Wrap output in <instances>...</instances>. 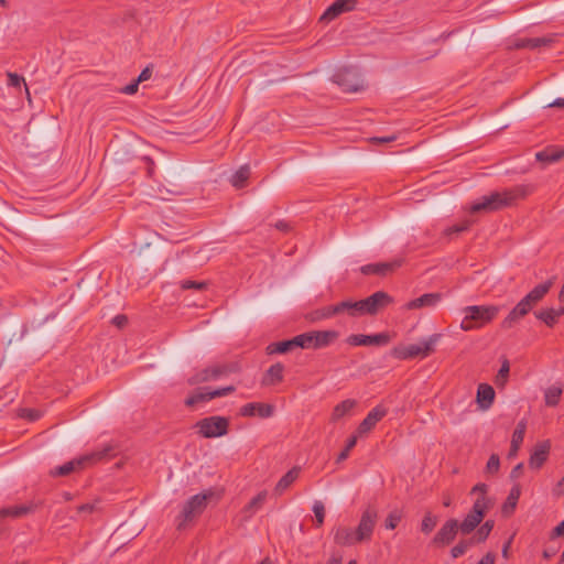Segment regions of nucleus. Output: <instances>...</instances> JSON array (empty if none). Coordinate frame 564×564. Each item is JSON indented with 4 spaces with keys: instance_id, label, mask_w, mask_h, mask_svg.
Listing matches in <instances>:
<instances>
[{
    "instance_id": "nucleus-1",
    "label": "nucleus",
    "mask_w": 564,
    "mask_h": 564,
    "mask_svg": "<svg viewBox=\"0 0 564 564\" xmlns=\"http://www.w3.org/2000/svg\"><path fill=\"white\" fill-rule=\"evenodd\" d=\"M378 512L373 507H368L361 514L356 530L347 527H338L334 534V542L341 546H350L371 540L377 523Z\"/></svg>"
},
{
    "instance_id": "nucleus-2",
    "label": "nucleus",
    "mask_w": 564,
    "mask_h": 564,
    "mask_svg": "<svg viewBox=\"0 0 564 564\" xmlns=\"http://www.w3.org/2000/svg\"><path fill=\"white\" fill-rule=\"evenodd\" d=\"M553 285L552 280L535 285L507 315L501 322V327L509 329L513 327L522 317L528 315L530 311L535 307L543 297L549 293Z\"/></svg>"
},
{
    "instance_id": "nucleus-3",
    "label": "nucleus",
    "mask_w": 564,
    "mask_h": 564,
    "mask_svg": "<svg viewBox=\"0 0 564 564\" xmlns=\"http://www.w3.org/2000/svg\"><path fill=\"white\" fill-rule=\"evenodd\" d=\"M525 193L522 187L505 189L502 192H492L474 202L469 207V212L471 214L481 212L494 213L511 206L518 197H523Z\"/></svg>"
},
{
    "instance_id": "nucleus-4",
    "label": "nucleus",
    "mask_w": 564,
    "mask_h": 564,
    "mask_svg": "<svg viewBox=\"0 0 564 564\" xmlns=\"http://www.w3.org/2000/svg\"><path fill=\"white\" fill-rule=\"evenodd\" d=\"M116 446L112 444H106L101 449H96L89 454L72 459L50 471L53 477H65L70 475L73 471L82 470L85 467L93 465L104 459H109L115 456Z\"/></svg>"
},
{
    "instance_id": "nucleus-5",
    "label": "nucleus",
    "mask_w": 564,
    "mask_h": 564,
    "mask_svg": "<svg viewBox=\"0 0 564 564\" xmlns=\"http://www.w3.org/2000/svg\"><path fill=\"white\" fill-rule=\"evenodd\" d=\"M465 317L460 323L463 330H471L490 323L499 313L495 305H471L464 308Z\"/></svg>"
},
{
    "instance_id": "nucleus-6",
    "label": "nucleus",
    "mask_w": 564,
    "mask_h": 564,
    "mask_svg": "<svg viewBox=\"0 0 564 564\" xmlns=\"http://www.w3.org/2000/svg\"><path fill=\"white\" fill-rule=\"evenodd\" d=\"M440 338L441 334H433L420 344L395 346L391 350V356L399 360H409L416 357L425 358L435 350V345Z\"/></svg>"
},
{
    "instance_id": "nucleus-7",
    "label": "nucleus",
    "mask_w": 564,
    "mask_h": 564,
    "mask_svg": "<svg viewBox=\"0 0 564 564\" xmlns=\"http://www.w3.org/2000/svg\"><path fill=\"white\" fill-rule=\"evenodd\" d=\"M339 336L334 329L311 330L296 335L299 348L302 349H322L330 346Z\"/></svg>"
},
{
    "instance_id": "nucleus-8",
    "label": "nucleus",
    "mask_w": 564,
    "mask_h": 564,
    "mask_svg": "<svg viewBox=\"0 0 564 564\" xmlns=\"http://www.w3.org/2000/svg\"><path fill=\"white\" fill-rule=\"evenodd\" d=\"M212 497L209 494H197L191 497L183 506V509L177 518V530H184L187 523L192 522L195 518L200 516L207 506L208 499Z\"/></svg>"
},
{
    "instance_id": "nucleus-9",
    "label": "nucleus",
    "mask_w": 564,
    "mask_h": 564,
    "mask_svg": "<svg viewBox=\"0 0 564 564\" xmlns=\"http://www.w3.org/2000/svg\"><path fill=\"white\" fill-rule=\"evenodd\" d=\"M195 427L197 433L205 438H215L224 436L229 430V419L225 416L213 415L199 420Z\"/></svg>"
},
{
    "instance_id": "nucleus-10",
    "label": "nucleus",
    "mask_w": 564,
    "mask_h": 564,
    "mask_svg": "<svg viewBox=\"0 0 564 564\" xmlns=\"http://www.w3.org/2000/svg\"><path fill=\"white\" fill-rule=\"evenodd\" d=\"M333 82L346 93H356L364 88V80L356 67H341L333 75Z\"/></svg>"
},
{
    "instance_id": "nucleus-11",
    "label": "nucleus",
    "mask_w": 564,
    "mask_h": 564,
    "mask_svg": "<svg viewBox=\"0 0 564 564\" xmlns=\"http://www.w3.org/2000/svg\"><path fill=\"white\" fill-rule=\"evenodd\" d=\"M489 509V501L485 497H478L469 513L465 517L462 523H458L459 530L463 534L471 533L482 521L487 510Z\"/></svg>"
},
{
    "instance_id": "nucleus-12",
    "label": "nucleus",
    "mask_w": 564,
    "mask_h": 564,
    "mask_svg": "<svg viewBox=\"0 0 564 564\" xmlns=\"http://www.w3.org/2000/svg\"><path fill=\"white\" fill-rule=\"evenodd\" d=\"M235 371V367L228 364L215 365L207 367L187 379L188 384L195 386L198 383L217 380L223 376H227Z\"/></svg>"
},
{
    "instance_id": "nucleus-13",
    "label": "nucleus",
    "mask_w": 564,
    "mask_h": 564,
    "mask_svg": "<svg viewBox=\"0 0 564 564\" xmlns=\"http://www.w3.org/2000/svg\"><path fill=\"white\" fill-rule=\"evenodd\" d=\"M458 531V521L456 519H449L444 522V524L434 535L432 543L438 547L449 545L455 540Z\"/></svg>"
},
{
    "instance_id": "nucleus-14",
    "label": "nucleus",
    "mask_w": 564,
    "mask_h": 564,
    "mask_svg": "<svg viewBox=\"0 0 564 564\" xmlns=\"http://www.w3.org/2000/svg\"><path fill=\"white\" fill-rule=\"evenodd\" d=\"M388 333H379L373 335L352 334L346 339L351 346H384L390 343Z\"/></svg>"
},
{
    "instance_id": "nucleus-15",
    "label": "nucleus",
    "mask_w": 564,
    "mask_h": 564,
    "mask_svg": "<svg viewBox=\"0 0 564 564\" xmlns=\"http://www.w3.org/2000/svg\"><path fill=\"white\" fill-rule=\"evenodd\" d=\"M392 302L393 300L388 293L383 291L375 292L370 296L362 300L365 315H375L380 308L389 305Z\"/></svg>"
},
{
    "instance_id": "nucleus-16",
    "label": "nucleus",
    "mask_w": 564,
    "mask_h": 564,
    "mask_svg": "<svg viewBox=\"0 0 564 564\" xmlns=\"http://www.w3.org/2000/svg\"><path fill=\"white\" fill-rule=\"evenodd\" d=\"M357 1L358 0H336L321 15L319 21L328 23L340 14L352 11Z\"/></svg>"
},
{
    "instance_id": "nucleus-17",
    "label": "nucleus",
    "mask_w": 564,
    "mask_h": 564,
    "mask_svg": "<svg viewBox=\"0 0 564 564\" xmlns=\"http://www.w3.org/2000/svg\"><path fill=\"white\" fill-rule=\"evenodd\" d=\"M387 413L388 410L386 408H383L382 405H377L360 422V424L357 427V433L359 435H362L370 432L376 426V424L387 415Z\"/></svg>"
},
{
    "instance_id": "nucleus-18",
    "label": "nucleus",
    "mask_w": 564,
    "mask_h": 564,
    "mask_svg": "<svg viewBox=\"0 0 564 564\" xmlns=\"http://www.w3.org/2000/svg\"><path fill=\"white\" fill-rule=\"evenodd\" d=\"M274 406L268 403L250 402L240 408L239 414L241 416H259L267 419L273 415Z\"/></svg>"
},
{
    "instance_id": "nucleus-19",
    "label": "nucleus",
    "mask_w": 564,
    "mask_h": 564,
    "mask_svg": "<svg viewBox=\"0 0 564 564\" xmlns=\"http://www.w3.org/2000/svg\"><path fill=\"white\" fill-rule=\"evenodd\" d=\"M402 265V260L397 259L390 262H380V263H370L362 265L360 268V271L365 275L369 274H376L384 276L390 272H393L395 269L400 268Z\"/></svg>"
},
{
    "instance_id": "nucleus-20",
    "label": "nucleus",
    "mask_w": 564,
    "mask_h": 564,
    "mask_svg": "<svg viewBox=\"0 0 564 564\" xmlns=\"http://www.w3.org/2000/svg\"><path fill=\"white\" fill-rule=\"evenodd\" d=\"M550 448V441L539 442L530 455L529 466L533 469H540L549 457Z\"/></svg>"
},
{
    "instance_id": "nucleus-21",
    "label": "nucleus",
    "mask_w": 564,
    "mask_h": 564,
    "mask_svg": "<svg viewBox=\"0 0 564 564\" xmlns=\"http://www.w3.org/2000/svg\"><path fill=\"white\" fill-rule=\"evenodd\" d=\"M496 392L488 383H480L477 388L476 401L478 406L486 411L491 408L495 401Z\"/></svg>"
},
{
    "instance_id": "nucleus-22",
    "label": "nucleus",
    "mask_w": 564,
    "mask_h": 564,
    "mask_svg": "<svg viewBox=\"0 0 564 564\" xmlns=\"http://www.w3.org/2000/svg\"><path fill=\"white\" fill-rule=\"evenodd\" d=\"M441 301L440 293H425L405 304L406 310H417L422 307L435 306Z\"/></svg>"
},
{
    "instance_id": "nucleus-23",
    "label": "nucleus",
    "mask_w": 564,
    "mask_h": 564,
    "mask_svg": "<svg viewBox=\"0 0 564 564\" xmlns=\"http://www.w3.org/2000/svg\"><path fill=\"white\" fill-rule=\"evenodd\" d=\"M338 315L339 314H347L350 317H358L365 315L364 306H362V300L359 301H352V300H346L341 301L336 304Z\"/></svg>"
},
{
    "instance_id": "nucleus-24",
    "label": "nucleus",
    "mask_w": 564,
    "mask_h": 564,
    "mask_svg": "<svg viewBox=\"0 0 564 564\" xmlns=\"http://www.w3.org/2000/svg\"><path fill=\"white\" fill-rule=\"evenodd\" d=\"M284 366L281 362L272 365L264 373L261 384L275 386L283 381Z\"/></svg>"
},
{
    "instance_id": "nucleus-25",
    "label": "nucleus",
    "mask_w": 564,
    "mask_h": 564,
    "mask_svg": "<svg viewBox=\"0 0 564 564\" xmlns=\"http://www.w3.org/2000/svg\"><path fill=\"white\" fill-rule=\"evenodd\" d=\"M525 430H527V423H525V421L522 420L517 424V426L512 433L511 445H510V449L508 453L509 458L517 456L519 448L523 442Z\"/></svg>"
},
{
    "instance_id": "nucleus-26",
    "label": "nucleus",
    "mask_w": 564,
    "mask_h": 564,
    "mask_svg": "<svg viewBox=\"0 0 564 564\" xmlns=\"http://www.w3.org/2000/svg\"><path fill=\"white\" fill-rule=\"evenodd\" d=\"M295 348H299L296 336L291 339L269 344L265 348V352L268 355L286 354Z\"/></svg>"
},
{
    "instance_id": "nucleus-27",
    "label": "nucleus",
    "mask_w": 564,
    "mask_h": 564,
    "mask_svg": "<svg viewBox=\"0 0 564 564\" xmlns=\"http://www.w3.org/2000/svg\"><path fill=\"white\" fill-rule=\"evenodd\" d=\"M299 475H300V467L291 468L278 481V484L274 488V492L276 495H282L297 479Z\"/></svg>"
},
{
    "instance_id": "nucleus-28",
    "label": "nucleus",
    "mask_w": 564,
    "mask_h": 564,
    "mask_svg": "<svg viewBox=\"0 0 564 564\" xmlns=\"http://www.w3.org/2000/svg\"><path fill=\"white\" fill-rule=\"evenodd\" d=\"M32 511L30 506H12L0 509V524L7 518H20Z\"/></svg>"
},
{
    "instance_id": "nucleus-29",
    "label": "nucleus",
    "mask_w": 564,
    "mask_h": 564,
    "mask_svg": "<svg viewBox=\"0 0 564 564\" xmlns=\"http://www.w3.org/2000/svg\"><path fill=\"white\" fill-rule=\"evenodd\" d=\"M520 495H521L520 486L519 485H514L511 488V490H510V492H509V495H508V497H507V499H506V501H505V503L502 506V513L505 516H509V514L513 513V511H514V509L517 507L518 500L520 498Z\"/></svg>"
},
{
    "instance_id": "nucleus-30",
    "label": "nucleus",
    "mask_w": 564,
    "mask_h": 564,
    "mask_svg": "<svg viewBox=\"0 0 564 564\" xmlns=\"http://www.w3.org/2000/svg\"><path fill=\"white\" fill-rule=\"evenodd\" d=\"M267 500V491L263 490V491H260L256 497H253L249 502L248 505L245 507L243 509V512L248 513V514H245V518L246 519H249L253 516V513L256 511H258L262 506L263 503L265 502Z\"/></svg>"
},
{
    "instance_id": "nucleus-31",
    "label": "nucleus",
    "mask_w": 564,
    "mask_h": 564,
    "mask_svg": "<svg viewBox=\"0 0 564 564\" xmlns=\"http://www.w3.org/2000/svg\"><path fill=\"white\" fill-rule=\"evenodd\" d=\"M210 391L208 388H199L196 392L188 395L185 399V405L187 406H194L197 403L200 402H208L214 399V397H210Z\"/></svg>"
},
{
    "instance_id": "nucleus-32",
    "label": "nucleus",
    "mask_w": 564,
    "mask_h": 564,
    "mask_svg": "<svg viewBox=\"0 0 564 564\" xmlns=\"http://www.w3.org/2000/svg\"><path fill=\"white\" fill-rule=\"evenodd\" d=\"M356 406V401L352 399H346L338 403L332 413V421H338L348 414Z\"/></svg>"
},
{
    "instance_id": "nucleus-33",
    "label": "nucleus",
    "mask_w": 564,
    "mask_h": 564,
    "mask_svg": "<svg viewBox=\"0 0 564 564\" xmlns=\"http://www.w3.org/2000/svg\"><path fill=\"white\" fill-rule=\"evenodd\" d=\"M564 156V150L558 149H545L535 154V158L540 162L554 163L560 161Z\"/></svg>"
},
{
    "instance_id": "nucleus-34",
    "label": "nucleus",
    "mask_w": 564,
    "mask_h": 564,
    "mask_svg": "<svg viewBox=\"0 0 564 564\" xmlns=\"http://www.w3.org/2000/svg\"><path fill=\"white\" fill-rule=\"evenodd\" d=\"M249 176H250V169H249V166L248 165H242L231 176L230 183L236 188H242V187H245L246 182L248 181Z\"/></svg>"
},
{
    "instance_id": "nucleus-35",
    "label": "nucleus",
    "mask_w": 564,
    "mask_h": 564,
    "mask_svg": "<svg viewBox=\"0 0 564 564\" xmlns=\"http://www.w3.org/2000/svg\"><path fill=\"white\" fill-rule=\"evenodd\" d=\"M563 389L561 386L553 384L544 392V400L547 406H555L558 404Z\"/></svg>"
},
{
    "instance_id": "nucleus-36",
    "label": "nucleus",
    "mask_w": 564,
    "mask_h": 564,
    "mask_svg": "<svg viewBox=\"0 0 564 564\" xmlns=\"http://www.w3.org/2000/svg\"><path fill=\"white\" fill-rule=\"evenodd\" d=\"M335 315H338L337 305H327L324 307H321L318 310H315L311 313V321L316 322L321 319L330 318Z\"/></svg>"
},
{
    "instance_id": "nucleus-37",
    "label": "nucleus",
    "mask_w": 564,
    "mask_h": 564,
    "mask_svg": "<svg viewBox=\"0 0 564 564\" xmlns=\"http://www.w3.org/2000/svg\"><path fill=\"white\" fill-rule=\"evenodd\" d=\"M534 315L538 319L545 323L546 326H549V327H553L558 321V318L555 314V308L541 310V311L534 312Z\"/></svg>"
},
{
    "instance_id": "nucleus-38",
    "label": "nucleus",
    "mask_w": 564,
    "mask_h": 564,
    "mask_svg": "<svg viewBox=\"0 0 564 564\" xmlns=\"http://www.w3.org/2000/svg\"><path fill=\"white\" fill-rule=\"evenodd\" d=\"M494 525H495V522L492 520H487L477 530L476 534L474 536H471L470 539H475V544L485 542L487 540V538L489 536L490 532L492 531Z\"/></svg>"
},
{
    "instance_id": "nucleus-39",
    "label": "nucleus",
    "mask_w": 564,
    "mask_h": 564,
    "mask_svg": "<svg viewBox=\"0 0 564 564\" xmlns=\"http://www.w3.org/2000/svg\"><path fill=\"white\" fill-rule=\"evenodd\" d=\"M475 544V539H465L460 540L455 546L451 550V555L453 558H458L464 555L466 551Z\"/></svg>"
},
{
    "instance_id": "nucleus-40",
    "label": "nucleus",
    "mask_w": 564,
    "mask_h": 564,
    "mask_svg": "<svg viewBox=\"0 0 564 564\" xmlns=\"http://www.w3.org/2000/svg\"><path fill=\"white\" fill-rule=\"evenodd\" d=\"M437 524V517L432 512H426L421 522V531L424 534H430Z\"/></svg>"
},
{
    "instance_id": "nucleus-41",
    "label": "nucleus",
    "mask_w": 564,
    "mask_h": 564,
    "mask_svg": "<svg viewBox=\"0 0 564 564\" xmlns=\"http://www.w3.org/2000/svg\"><path fill=\"white\" fill-rule=\"evenodd\" d=\"M509 372H510V365H509V361L507 359H505L502 361L501 367H500V369L496 376V379H495L497 387H505V384L508 380Z\"/></svg>"
},
{
    "instance_id": "nucleus-42",
    "label": "nucleus",
    "mask_w": 564,
    "mask_h": 564,
    "mask_svg": "<svg viewBox=\"0 0 564 564\" xmlns=\"http://www.w3.org/2000/svg\"><path fill=\"white\" fill-rule=\"evenodd\" d=\"M471 225H473L471 220H464L460 224H456V225H453V226L446 228L444 230V235L448 236V237H451L453 235H458L460 232L468 230Z\"/></svg>"
},
{
    "instance_id": "nucleus-43",
    "label": "nucleus",
    "mask_w": 564,
    "mask_h": 564,
    "mask_svg": "<svg viewBox=\"0 0 564 564\" xmlns=\"http://www.w3.org/2000/svg\"><path fill=\"white\" fill-rule=\"evenodd\" d=\"M402 520V513L398 510H394L388 514L384 521V527L388 530H393L398 527L400 521Z\"/></svg>"
},
{
    "instance_id": "nucleus-44",
    "label": "nucleus",
    "mask_w": 564,
    "mask_h": 564,
    "mask_svg": "<svg viewBox=\"0 0 564 564\" xmlns=\"http://www.w3.org/2000/svg\"><path fill=\"white\" fill-rule=\"evenodd\" d=\"M357 444V435H351L348 440H347V443H346V446L345 448L339 453L336 462L337 463H340V462H344L345 459H347V457L349 456V453L350 451L356 446Z\"/></svg>"
},
{
    "instance_id": "nucleus-45",
    "label": "nucleus",
    "mask_w": 564,
    "mask_h": 564,
    "mask_svg": "<svg viewBox=\"0 0 564 564\" xmlns=\"http://www.w3.org/2000/svg\"><path fill=\"white\" fill-rule=\"evenodd\" d=\"M313 512L315 516V523L317 527L323 525L325 518V507L322 501L317 500L313 505Z\"/></svg>"
},
{
    "instance_id": "nucleus-46",
    "label": "nucleus",
    "mask_w": 564,
    "mask_h": 564,
    "mask_svg": "<svg viewBox=\"0 0 564 564\" xmlns=\"http://www.w3.org/2000/svg\"><path fill=\"white\" fill-rule=\"evenodd\" d=\"M553 40L551 37H532L528 39L527 43L529 44V48L534 50L541 46H549Z\"/></svg>"
},
{
    "instance_id": "nucleus-47",
    "label": "nucleus",
    "mask_w": 564,
    "mask_h": 564,
    "mask_svg": "<svg viewBox=\"0 0 564 564\" xmlns=\"http://www.w3.org/2000/svg\"><path fill=\"white\" fill-rule=\"evenodd\" d=\"M8 86L19 88L21 84H25V80L22 76L18 75L17 73H8ZM26 86V85H24ZM26 93L29 94L28 87H25Z\"/></svg>"
},
{
    "instance_id": "nucleus-48",
    "label": "nucleus",
    "mask_w": 564,
    "mask_h": 564,
    "mask_svg": "<svg viewBox=\"0 0 564 564\" xmlns=\"http://www.w3.org/2000/svg\"><path fill=\"white\" fill-rule=\"evenodd\" d=\"M500 467V459L499 456L496 454H492L486 465L487 473L489 474H496L499 470Z\"/></svg>"
},
{
    "instance_id": "nucleus-49",
    "label": "nucleus",
    "mask_w": 564,
    "mask_h": 564,
    "mask_svg": "<svg viewBox=\"0 0 564 564\" xmlns=\"http://www.w3.org/2000/svg\"><path fill=\"white\" fill-rule=\"evenodd\" d=\"M19 416L34 422L40 419L41 414L37 410L34 409H21L19 411Z\"/></svg>"
},
{
    "instance_id": "nucleus-50",
    "label": "nucleus",
    "mask_w": 564,
    "mask_h": 564,
    "mask_svg": "<svg viewBox=\"0 0 564 564\" xmlns=\"http://www.w3.org/2000/svg\"><path fill=\"white\" fill-rule=\"evenodd\" d=\"M235 391H236V388L234 386H228V387H224V388L212 390L210 391V397H214V399L215 398H220V397L228 395V394H230V393H232Z\"/></svg>"
},
{
    "instance_id": "nucleus-51",
    "label": "nucleus",
    "mask_w": 564,
    "mask_h": 564,
    "mask_svg": "<svg viewBox=\"0 0 564 564\" xmlns=\"http://www.w3.org/2000/svg\"><path fill=\"white\" fill-rule=\"evenodd\" d=\"M181 286L183 290H189V289L204 290L206 288V283L186 280V281L182 282Z\"/></svg>"
},
{
    "instance_id": "nucleus-52",
    "label": "nucleus",
    "mask_w": 564,
    "mask_h": 564,
    "mask_svg": "<svg viewBox=\"0 0 564 564\" xmlns=\"http://www.w3.org/2000/svg\"><path fill=\"white\" fill-rule=\"evenodd\" d=\"M139 84L140 83L137 79H134L129 85L122 87L120 89V93L126 94V95H134L138 91Z\"/></svg>"
},
{
    "instance_id": "nucleus-53",
    "label": "nucleus",
    "mask_w": 564,
    "mask_h": 564,
    "mask_svg": "<svg viewBox=\"0 0 564 564\" xmlns=\"http://www.w3.org/2000/svg\"><path fill=\"white\" fill-rule=\"evenodd\" d=\"M96 510H97V503L96 502L83 503V505L77 507V512L78 513H93Z\"/></svg>"
},
{
    "instance_id": "nucleus-54",
    "label": "nucleus",
    "mask_w": 564,
    "mask_h": 564,
    "mask_svg": "<svg viewBox=\"0 0 564 564\" xmlns=\"http://www.w3.org/2000/svg\"><path fill=\"white\" fill-rule=\"evenodd\" d=\"M558 536H564V520L562 522H560V524L556 525L550 534L551 539H555Z\"/></svg>"
},
{
    "instance_id": "nucleus-55",
    "label": "nucleus",
    "mask_w": 564,
    "mask_h": 564,
    "mask_svg": "<svg viewBox=\"0 0 564 564\" xmlns=\"http://www.w3.org/2000/svg\"><path fill=\"white\" fill-rule=\"evenodd\" d=\"M128 318L126 315H117L112 318V324H115L117 327L122 328L127 325Z\"/></svg>"
},
{
    "instance_id": "nucleus-56",
    "label": "nucleus",
    "mask_w": 564,
    "mask_h": 564,
    "mask_svg": "<svg viewBox=\"0 0 564 564\" xmlns=\"http://www.w3.org/2000/svg\"><path fill=\"white\" fill-rule=\"evenodd\" d=\"M152 75V68L147 66L141 73L140 75L135 78L139 83H142V82H145L148 79H150Z\"/></svg>"
},
{
    "instance_id": "nucleus-57",
    "label": "nucleus",
    "mask_w": 564,
    "mask_h": 564,
    "mask_svg": "<svg viewBox=\"0 0 564 564\" xmlns=\"http://www.w3.org/2000/svg\"><path fill=\"white\" fill-rule=\"evenodd\" d=\"M496 554L492 552H488L484 555L477 564H495Z\"/></svg>"
},
{
    "instance_id": "nucleus-58",
    "label": "nucleus",
    "mask_w": 564,
    "mask_h": 564,
    "mask_svg": "<svg viewBox=\"0 0 564 564\" xmlns=\"http://www.w3.org/2000/svg\"><path fill=\"white\" fill-rule=\"evenodd\" d=\"M522 470H523V464L522 463H519L518 465H516L511 473H510V478L511 479H518L521 474H522Z\"/></svg>"
},
{
    "instance_id": "nucleus-59",
    "label": "nucleus",
    "mask_w": 564,
    "mask_h": 564,
    "mask_svg": "<svg viewBox=\"0 0 564 564\" xmlns=\"http://www.w3.org/2000/svg\"><path fill=\"white\" fill-rule=\"evenodd\" d=\"M487 490H488V486L486 484H477L473 489H471V492H480V496L479 497H485L486 498V494H487Z\"/></svg>"
},
{
    "instance_id": "nucleus-60",
    "label": "nucleus",
    "mask_w": 564,
    "mask_h": 564,
    "mask_svg": "<svg viewBox=\"0 0 564 564\" xmlns=\"http://www.w3.org/2000/svg\"><path fill=\"white\" fill-rule=\"evenodd\" d=\"M511 543H512V536L502 546L501 554L506 560L509 558V550H510Z\"/></svg>"
},
{
    "instance_id": "nucleus-61",
    "label": "nucleus",
    "mask_w": 564,
    "mask_h": 564,
    "mask_svg": "<svg viewBox=\"0 0 564 564\" xmlns=\"http://www.w3.org/2000/svg\"><path fill=\"white\" fill-rule=\"evenodd\" d=\"M343 557L339 553H332L330 558L326 564H341Z\"/></svg>"
},
{
    "instance_id": "nucleus-62",
    "label": "nucleus",
    "mask_w": 564,
    "mask_h": 564,
    "mask_svg": "<svg viewBox=\"0 0 564 564\" xmlns=\"http://www.w3.org/2000/svg\"><path fill=\"white\" fill-rule=\"evenodd\" d=\"M144 160L148 163V167H147L148 175L152 176L154 173V162L149 156H145Z\"/></svg>"
},
{
    "instance_id": "nucleus-63",
    "label": "nucleus",
    "mask_w": 564,
    "mask_h": 564,
    "mask_svg": "<svg viewBox=\"0 0 564 564\" xmlns=\"http://www.w3.org/2000/svg\"><path fill=\"white\" fill-rule=\"evenodd\" d=\"M547 107L564 108V98H557L553 102L549 104Z\"/></svg>"
},
{
    "instance_id": "nucleus-64",
    "label": "nucleus",
    "mask_w": 564,
    "mask_h": 564,
    "mask_svg": "<svg viewBox=\"0 0 564 564\" xmlns=\"http://www.w3.org/2000/svg\"><path fill=\"white\" fill-rule=\"evenodd\" d=\"M556 551L555 550H550V549H545L542 553V556L543 558L545 560H550L552 558L554 555H555Z\"/></svg>"
}]
</instances>
